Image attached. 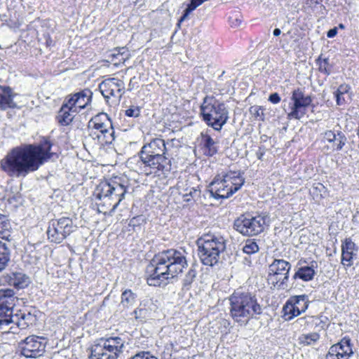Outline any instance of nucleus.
<instances>
[{"instance_id":"48","label":"nucleus","mask_w":359,"mask_h":359,"mask_svg":"<svg viewBox=\"0 0 359 359\" xmlns=\"http://www.w3.org/2000/svg\"><path fill=\"white\" fill-rule=\"evenodd\" d=\"M269 101L271 102L273 104H278L280 101V97L278 93H271L269 97Z\"/></svg>"},{"instance_id":"21","label":"nucleus","mask_w":359,"mask_h":359,"mask_svg":"<svg viewBox=\"0 0 359 359\" xmlns=\"http://www.w3.org/2000/svg\"><path fill=\"white\" fill-rule=\"evenodd\" d=\"M16 93L9 86H0V109L6 111L8 109L18 107L17 103L14 101Z\"/></svg>"},{"instance_id":"51","label":"nucleus","mask_w":359,"mask_h":359,"mask_svg":"<svg viewBox=\"0 0 359 359\" xmlns=\"http://www.w3.org/2000/svg\"><path fill=\"white\" fill-rule=\"evenodd\" d=\"M243 262L245 265L250 266L252 264V260H251L250 256L245 257Z\"/></svg>"},{"instance_id":"47","label":"nucleus","mask_w":359,"mask_h":359,"mask_svg":"<svg viewBox=\"0 0 359 359\" xmlns=\"http://www.w3.org/2000/svg\"><path fill=\"white\" fill-rule=\"evenodd\" d=\"M131 359H158L150 354L149 352H140L135 355Z\"/></svg>"},{"instance_id":"22","label":"nucleus","mask_w":359,"mask_h":359,"mask_svg":"<svg viewBox=\"0 0 359 359\" xmlns=\"http://www.w3.org/2000/svg\"><path fill=\"white\" fill-rule=\"evenodd\" d=\"M6 281L10 286L18 290L24 289L31 283L29 276L22 272L12 273L8 276Z\"/></svg>"},{"instance_id":"3","label":"nucleus","mask_w":359,"mask_h":359,"mask_svg":"<svg viewBox=\"0 0 359 359\" xmlns=\"http://www.w3.org/2000/svg\"><path fill=\"white\" fill-rule=\"evenodd\" d=\"M229 302L230 315L241 325H247L250 319H257L263 312L256 294L248 291L235 290L229 297Z\"/></svg>"},{"instance_id":"9","label":"nucleus","mask_w":359,"mask_h":359,"mask_svg":"<svg viewBox=\"0 0 359 359\" xmlns=\"http://www.w3.org/2000/svg\"><path fill=\"white\" fill-rule=\"evenodd\" d=\"M266 216L250 213L241 215L233 222L236 231L245 236H253L259 234L264 229Z\"/></svg>"},{"instance_id":"20","label":"nucleus","mask_w":359,"mask_h":359,"mask_svg":"<svg viewBox=\"0 0 359 359\" xmlns=\"http://www.w3.org/2000/svg\"><path fill=\"white\" fill-rule=\"evenodd\" d=\"M79 112V110L73 108L65 100L56 116L57 121L60 126H69L72 122L75 115Z\"/></svg>"},{"instance_id":"14","label":"nucleus","mask_w":359,"mask_h":359,"mask_svg":"<svg viewBox=\"0 0 359 359\" xmlns=\"http://www.w3.org/2000/svg\"><path fill=\"white\" fill-rule=\"evenodd\" d=\"M309 304V297L306 294L291 297L283 306L284 315L288 316L287 320L299 316L305 312Z\"/></svg>"},{"instance_id":"34","label":"nucleus","mask_w":359,"mask_h":359,"mask_svg":"<svg viewBox=\"0 0 359 359\" xmlns=\"http://www.w3.org/2000/svg\"><path fill=\"white\" fill-rule=\"evenodd\" d=\"M196 270L192 266L187 273L185 274L184 278L182 280V288L184 290H189L191 288V284L195 280L196 277Z\"/></svg>"},{"instance_id":"35","label":"nucleus","mask_w":359,"mask_h":359,"mask_svg":"<svg viewBox=\"0 0 359 359\" xmlns=\"http://www.w3.org/2000/svg\"><path fill=\"white\" fill-rule=\"evenodd\" d=\"M259 250V248L253 239H248L243 246V252L248 256L257 254Z\"/></svg>"},{"instance_id":"17","label":"nucleus","mask_w":359,"mask_h":359,"mask_svg":"<svg viewBox=\"0 0 359 359\" xmlns=\"http://www.w3.org/2000/svg\"><path fill=\"white\" fill-rule=\"evenodd\" d=\"M353 354L351 339L345 337L339 342L330 346L325 359H349Z\"/></svg>"},{"instance_id":"29","label":"nucleus","mask_w":359,"mask_h":359,"mask_svg":"<svg viewBox=\"0 0 359 359\" xmlns=\"http://www.w3.org/2000/svg\"><path fill=\"white\" fill-rule=\"evenodd\" d=\"M222 180H225L226 182L230 183L233 187H239V189L243 185L245 180L241 176L240 172L229 171L224 175L220 176Z\"/></svg>"},{"instance_id":"25","label":"nucleus","mask_w":359,"mask_h":359,"mask_svg":"<svg viewBox=\"0 0 359 359\" xmlns=\"http://www.w3.org/2000/svg\"><path fill=\"white\" fill-rule=\"evenodd\" d=\"M297 323L302 324V323H306L308 327H313L317 331L320 332L323 330H325L327 327V318L317 316H311L308 318H300L297 320Z\"/></svg>"},{"instance_id":"18","label":"nucleus","mask_w":359,"mask_h":359,"mask_svg":"<svg viewBox=\"0 0 359 359\" xmlns=\"http://www.w3.org/2000/svg\"><path fill=\"white\" fill-rule=\"evenodd\" d=\"M93 93L90 90L86 88L73 95H69L65 100L74 109H84L91 102Z\"/></svg>"},{"instance_id":"12","label":"nucleus","mask_w":359,"mask_h":359,"mask_svg":"<svg viewBox=\"0 0 359 359\" xmlns=\"http://www.w3.org/2000/svg\"><path fill=\"white\" fill-rule=\"evenodd\" d=\"M15 292L11 289L0 290V330L6 329L10 324L15 305Z\"/></svg>"},{"instance_id":"49","label":"nucleus","mask_w":359,"mask_h":359,"mask_svg":"<svg viewBox=\"0 0 359 359\" xmlns=\"http://www.w3.org/2000/svg\"><path fill=\"white\" fill-rule=\"evenodd\" d=\"M146 313V310L143 309H137L133 311L135 318H140L142 314Z\"/></svg>"},{"instance_id":"40","label":"nucleus","mask_w":359,"mask_h":359,"mask_svg":"<svg viewBox=\"0 0 359 359\" xmlns=\"http://www.w3.org/2000/svg\"><path fill=\"white\" fill-rule=\"evenodd\" d=\"M128 50L126 47L116 48L114 49V53L109 55L110 57H121L118 59L119 62H124L128 58Z\"/></svg>"},{"instance_id":"27","label":"nucleus","mask_w":359,"mask_h":359,"mask_svg":"<svg viewBox=\"0 0 359 359\" xmlns=\"http://www.w3.org/2000/svg\"><path fill=\"white\" fill-rule=\"evenodd\" d=\"M53 220L62 230L63 235L67 237L76 229V226L74 225L72 219L68 217H62Z\"/></svg>"},{"instance_id":"46","label":"nucleus","mask_w":359,"mask_h":359,"mask_svg":"<svg viewBox=\"0 0 359 359\" xmlns=\"http://www.w3.org/2000/svg\"><path fill=\"white\" fill-rule=\"evenodd\" d=\"M200 196V190L198 189L196 187H192L190 189L188 193H186L184 194V201H189L190 198H195L196 197H198Z\"/></svg>"},{"instance_id":"53","label":"nucleus","mask_w":359,"mask_h":359,"mask_svg":"<svg viewBox=\"0 0 359 359\" xmlns=\"http://www.w3.org/2000/svg\"><path fill=\"white\" fill-rule=\"evenodd\" d=\"M121 57H111V61L114 63L115 65L119 64L118 59H120Z\"/></svg>"},{"instance_id":"11","label":"nucleus","mask_w":359,"mask_h":359,"mask_svg":"<svg viewBox=\"0 0 359 359\" xmlns=\"http://www.w3.org/2000/svg\"><path fill=\"white\" fill-rule=\"evenodd\" d=\"M20 355L27 358H37L43 355L46 348L44 339L32 335L26 337L18 344Z\"/></svg>"},{"instance_id":"5","label":"nucleus","mask_w":359,"mask_h":359,"mask_svg":"<svg viewBox=\"0 0 359 359\" xmlns=\"http://www.w3.org/2000/svg\"><path fill=\"white\" fill-rule=\"evenodd\" d=\"M198 255L203 264L213 266L218 264L226 248V239L219 235L205 234L196 241Z\"/></svg>"},{"instance_id":"1","label":"nucleus","mask_w":359,"mask_h":359,"mask_svg":"<svg viewBox=\"0 0 359 359\" xmlns=\"http://www.w3.org/2000/svg\"><path fill=\"white\" fill-rule=\"evenodd\" d=\"M52 146L50 140L43 137L38 145L14 148L1 161V168L10 177H25L52 157Z\"/></svg>"},{"instance_id":"6","label":"nucleus","mask_w":359,"mask_h":359,"mask_svg":"<svg viewBox=\"0 0 359 359\" xmlns=\"http://www.w3.org/2000/svg\"><path fill=\"white\" fill-rule=\"evenodd\" d=\"M203 121L215 130L219 131L229 119V111L224 102L213 96L207 95L200 107Z\"/></svg>"},{"instance_id":"42","label":"nucleus","mask_w":359,"mask_h":359,"mask_svg":"<svg viewBox=\"0 0 359 359\" xmlns=\"http://www.w3.org/2000/svg\"><path fill=\"white\" fill-rule=\"evenodd\" d=\"M264 110L262 107L255 105L250 107L249 111L255 119L263 121L265 118Z\"/></svg>"},{"instance_id":"10","label":"nucleus","mask_w":359,"mask_h":359,"mask_svg":"<svg viewBox=\"0 0 359 359\" xmlns=\"http://www.w3.org/2000/svg\"><path fill=\"white\" fill-rule=\"evenodd\" d=\"M292 104L291 111L287 114L289 119H301L305 114L306 108L311 105L313 99L310 95H306L303 88H298L292 93Z\"/></svg>"},{"instance_id":"7","label":"nucleus","mask_w":359,"mask_h":359,"mask_svg":"<svg viewBox=\"0 0 359 359\" xmlns=\"http://www.w3.org/2000/svg\"><path fill=\"white\" fill-rule=\"evenodd\" d=\"M127 187L116 180L105 181L100 183L93 194L95 200L100 201L99 205L105 208L111 207L114 212L125 198Z\"/></svg>"},{"instance_id":"32","label":"nucleus","mask_w":359,"mask_h":359,"mask_svg":"<svg viewBox=\"0 0 359 359\" xmlns=\"http://www.w3.org/2000/svg\"><path fill=\"white\" fill-rule=\"evenodd\" d=\"M11 228V223L5 215L0 214V238L4 242L10 243L11 234L9 229Z\"/></svg>"},{"instance_id":"33","label":"nucleus","mask_w":359,"mask_h":359,"mask_svg":"<svg viewBox=\"0 0 359 359\" xmlns=\"http://www.w3.org/2000/svg\"><path fill=\"white\" fill-rule=\"evenodd\" d=\"M320 339V334L318 332L309 334H301L299 338V344L302 346H311L316 344Z\"/></svg>"},{"instance_id":"4","label":"nucleus","mask_w":359,"mask_h":359,"mask_svg":"<svg viewBox=\"0 0 359 359\" xmlns=\"http://www.w3.org/2000/svg\"><path fill=\"white\" fill-rule=\"evenodd\" d=\"M166 147L164 140L154 138L145 144L138 153L145 167L154 170H161L164 174L170 172V161L165 157Z\"/></svg>"},{"instance_id":"55","label":"nucleus","mask_w":359,"mask_h":359,"mask_svg":"<svg viewBox=\"0 0 359 359\" xmlns=\"http://www.w3.org/2000/svg\"><path fill=\"white\" fill-rule=\"evenodd\" d=\"M339 27H341V28H344V25H343L342 24H340V25H339Z\"/></svg>"},{"instance_id":"56","label":"nucleus","mask_w":359,"mask_h":359,"mask_svg":"<svg viewBox=\"0 0 359 359\" xmlns=\"http://www.w3.org/2000/svg\"><path fill=\"white\" fill-rule=\"evenodd\" d=\"M262 156V154L259 155V156L258 158L260 159Z\"/></svg>"},{"instance_id":"26","label":"nucleus","mask_w":359,"mask_h":359,"mask_svg":"<svg viewBox=\"0 0 359 359\" xmlns=\"http://www.w3.org/2000/svg\"><path fill=\"white\" fill-rule=\"evenodd\" d=\"M47 234L48 239L55 243H60L67 238V236L63 235V232L53 220H51L49 224Z\"/></svg>"},{"instance_id":"54","label":"nucleus","mask_w":359,"mask_h":359,"mask_svg":"<svg viewBox=\"0 0 359 359\" xmlns=\"http://www.w3.org/2000/svg\"><path fill=\"white\" fill-rule=\"evenodd\" d=\"M357 135H358V138H359V128H358V129L357 130Z\"/></svg>"},{"instance_id":"30","label":"nucleus","mask_w":359,"mask_h":359,"mask_svg":"<svg viewBox=\"0 0 359 359\" xmlns=\"http://www.w3.org/2000/svg\"><path fill=\"white\" fill-rule=\"evenodd\" d=\"M202 143L203 145V152L207 156H212L217 152L216 142L208 135H202Z\"/></svg>"},{"instance_id":"8","label":"nucleus","mask_w":359,"mask_h":359,"mask_svg":"<svg viewBox=\"0 0 359 359\" xmlns=\"http://www.w3.org/2000/svg\"><path fill=\"white\" fill-rule=\"evenodd\" d=\"M125 341L119 337L101 338L91 347L92 359H117L123 351Z\"/></svg>"},{"instance_id":"52","label":"nucleus","mask_w":359,"mask_h":359,"mask_svg":"<svg viewBox=\"0 0 359 359\" xmlns=\"http://www.w3.org/2000/svg\"><path fill=\"white\" fill-rule=\"evenodd\" d=\"M273 35L275 36H278L280 34H281V31L280 29L278 28H276L274 30H273Z\"/></svg>"},{"instance_id":"37","label":"nucleus","mask_w":359,"mask_h":359,"mask_svg":"<svg viewBox=\"0 0 359 359\" xmlns=\"http://www.w3.org/2000/svg\"><path fill=\"white\" fill-rule=\"evenodd\" d=\"M96 137L102 144H111L115 139L113 126H111V129L107 130V133L97 134Z\"/></svg>"},{"instance_id":"2","label":"nucleus","mask_w":359,"mask_h":359,"mask_svg":"<svg viewBox=\"0 0 359 359\" xmlns=\"http://www.w3.org/2000/svg\"><path fill=\"white\" fill-rule=\"evenodd\" d=\"M187 252L183 249H168L155 255L147 266L148 285L155 287L166 285L188 266Z\"/></svg>"},{"instance_id":"38","label":"nucleus","mask_w":359,"mask_h":359,"mask_svg":"<svg viewBox=\"0 0 359 359\" xmlns=\"http://www.w3.org/2000/svg\"><path fill=\"white\" fill-rule=\"evenodd\" d=\"M347 142V138L345 135L341 132L338 130V137L334 142L332 144V151H339L342 149L344 146L346 144Z\"/></svg>"},{"instance_id":"24","label":"nucleus","mask_w":359,"mask_h":359,"mask_svg":"<svg viewBox=\"0 0 359 359\" xmlns=\"http://www.w3.org/2000/svg\"><path fill=\"white\" fill-rule=\"evenodd\" d=\"M11 318V324L14 323L20 329L27 328L29 325L32 324L35 319V317L30 313H25L22 311H20L15 315H13L12 313Z\"/></svg>"},{"instance_id":"36","label":"nucleus","mask_w":359,"mask_h":359,"mask_svg":"<svg viewBox=\"0 0 359 359\" xmlns=\"http://www.w3.org/2000/svg\"><path fill=\"white\" fill-rule=\"evenodd\" d=\"M349 90L350 86L347 84H341L338 87L337 90L334 92L337 105H342L345 103V99L343 95L348 93Z\"/></svg>"},{"instance_id":"39","label":"nucleus","mask_w":359,"mask_h":359,"mask_svg":"<svg viewBox=\"0 0 359 359\" xmlns=\"http://www.w3.org/2000/svg\"><path fill=\"white\" fill-rule=\"evenodd\" d=\"M107 121H111L109 116L106 113H100L89 121L88 127L90 128L91 125L105 123Z\"/></svg>"},{"instance_id":"23","label":"nucleus","mask_w":359,"mask_h":359,"mask_svg":"<svg viewBox=\"0 0 359 359\" xmlns=\"http://www.w3.org/2000/svg\"><path fill=\"white\" fill-rule=\"evenodd\" d=\"M316 262H312L311 266H304L299 267L292 276L293 280L300 279L305 282L311 281L313 279L316 272L315 271Z\"/></svg>"},{"instance_id":"13","label":"nucleus","mask_w":359,"mask_h":359,"mask_svg":"<svg viewBox=\"0 0 359 359\" xmlns=\"http://www.w3.org/2000/svg\"><path fill=\"white\" fill-rule=\"evenodd\" d=\"M238 190L239 187H233L232 184L230 185L220 175H217L209 184L208 192L210 197L215 199H224L229 198Z\"/></svg>"},{"instance_id":"50","label":"nucleus","mask_w":359,"mask_h":359,"mask_svg":"<svg viewBox=\"0 0 359 359\" xmlns=\"http://www.w3.org/2000/svg\"><path fill=\"white\" fill-rule=\"evenodd\" d=\"M337 34V27H334V28H332L330 29L327 32V36L328 38H333Z\"/></svg>"},{"instance_id":"15","label":"nucleus","mask_w":359,"mask_h":359,"mask_svg":"<svg viewBox=\"0 0 359 359\" xmlns=\"http://www.w3.org/2000/svg\"><path fill=\"white\" fill-rule=\"evenodd\" d=\"M291 264L282 259H275L269 266V276H275L277 281H280L279 287L284 288L289 280V273L291 269Z\"/></svg>"},{"instance_id":"44","label":"nucleus","mask_w":359,"mask_h":359,"mask_svg":"<svg viewBox=\"0 0 359 359\" xmlns=\"http://www.w3.org/2000/svg\"><path fill=\"white\" fill-rule=\"evenodd\" d=\"M323 138L330 143H333L336 141L338 137V131L335 133L333 130H328L325 131L323 134Z\"/></svg>"},{"instance_id":"31","label":"nucleus","mask_w":359,"mask_h":359,"mask_svg":"<svg viewBox=\"0 0 359 359\" xmlns=\"http://www.w3.org/2000/svg\"><path fill=\"white\" fill-rule=\"evenodd\" d=\"M119 306L123 309H129L134 306L137 299V294L130 289L125 290L121 296Z\"/></svg>"},{"instance_id":"16","label":"nucleus","mask_w":359,"mask_h":359,"mask_svg":"<svg viewBox=\"0 0 359 359\" xmlns=\"http://www.w3.org/2000/svg\"><path fill=\"white\" fill-rule=\"evenodd\" d=\"M99 89L107 101L111 97L120 99L124 93L125 86L123 81L116 78H110L101 82Z\"/></svg>"},{"instance_id":"28","label":"nucleus","mask_w":359,"mask_h":359,"mask_svg":"<svg viewBox=\"0 0 359 359\" xmlns=\"http://www.w3.org/2000/svg\"><path fill=\"white\" fill-rule=\"evenodd\" d=\"M11 257V243L0 240V272L7 266Z\"/></svg>"},{"instance_id":"41","label":"nucleus","mask_w":359,"mask_h":359,"mask_svg":"<svg viewBox=\"0 0 359 359\" xmlns=\"http://www.w3.org/2000/svg\"><path fill=\"white\" fill-rule=\"evenodd\" d=\"M319 63V71L326 75H330L332 71V65L330 64L328 58H324L321 60L319 57L317 60Z\"/></svg>"},{"instance_id":"19","label":"nucleus","mask_w":359,"mask_h":359,"mask_svg":"<svg viewBox=\"0 0 359 359\" xmlns=\"http://www.w3.org/2000/svg\"><path fill=\"white\" fill-rule=\"evenodd\" d=\"M357 251L358 247L355 243L351 238H346L341 244V264L346 267L351 266Z\"/></svg>"},{"instance_id":"45","label":"nucleus","mask_w":359,"mask_h":359,"mask_svg":"<svg viewBox=\"0 0 359 359\" xmlns=\"http://www.w3.org/2000/svg\"><path fill=\"white\" fill-rule=\"evenodd\" d=\"M126 116L137 118L140 115V108L137 106H131L125 111Z\"/></svg>"},{"instance_id":"43","label":"nucleus","mask_w":359,"mask_h":359,"mask_svg":"<svg viewBox=\"0 0 359 359\" xmlns=\"http://www.w3.org/2000/svg\"><path fill=\"white\" fill-rule=\"evenodd\" d=\"M112 126L111 121H107L105 123H99L91 125L90 128L98 130L101 133H107V130L111 129Z\"/></svg>"}]
</instances>
